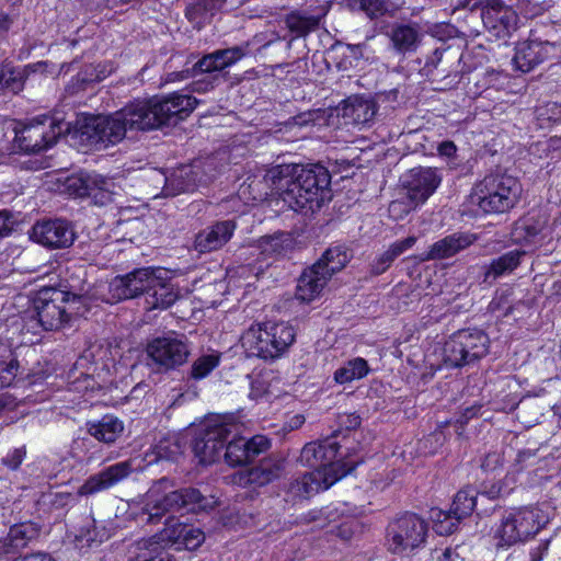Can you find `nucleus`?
<instances>
[{"instance_id": "obj_1", "label": "nucleus", "mask_w": 561, "mask_h": 561, "mask_svg": "<svg viewBox=\"0 0 561 561\" xmlns=\"http://www.w3.org/2000/svg\"><path fill=\"white\" fill-rule=\"evenodd\" d=\"M285 203L293 209L312 204L320 206L319 195L329 188L331 175L322 164H282L270 169L265 175Z\"/></svg>"}, {"instance_id": "obj_2", "label": "nucleus", "mask_w": 561, "mask_h": 561, "mask_svg": "<svg viewBox=\"0 0 561 561\" xmlns=\"http://www.w3.org/2000/svg\"><path fill=\"white\" fill-rule=\"evenodd\" d=\"M169 478L154 481L141 499V513L149 523H158L169 513H197L207 511L215 504L213 497L204 496L197 489L175 490Z\"/></svg>"}, {"instance_id": "obj_3", "label": "nucleus", "mask_w": 561, "mask_h": 561, "mask_svg": "<svg viewBox=\"0 0 561 561\" xmlns=\"http://www.w3.org/2000/svg\"><path fill=\"white\" fill-rule=\"evenodd\" d=\"M85 294L75 285L69 289L43 288L33 301V310L27 321L32 330H59L67 324L72 313H78V304L83 302Z\"/></svg>"}, {"instance_id": "obj_4", "label": "nucleus", "mask_w": 561, "mask_h": 561, "mask_svg": "<svg viewBox=\"0 0 561 561\" xmlns=\"http://www.w3.org/2000/svg\"><path fill=\"white\" fill-rule=\"evenodd\" d=\"M141 115L142 108L134 101L112 115L88 118L81 134L90 145L105 148L122 141L128 131L147 130L149 121Z\"/></svg>"}, {"instance_id": "obj_5", "label": "nucleus", "mask_w": 561, "mask_h": 561, "mask_svg": "<svg viewBox=\"0 0 561 561\" xmlns=\"http://www.w3.org/2000/svg\"><path fill=\"white\" fill-rule=\"evenodd\" d=\"M549 520V514L538 506L513 510L493 526L492 539L497 549H507L534 538Z\"/></svg>"}, {"instance_id": "obj_6", "label": "nucleus", "mask_w": 561, "mask_h": 561, "mask_svg": "<svg viewBox=\"0 0 561 561\" xmlns=\"http://www.w3.org/2000/svg\"><path fill=\"white\" fill-rule=\"evenodd\" d=\"M296 332L287 322L252 324L242 335L241 345L249 356L275 359L287 352Z\"/></svg>"}, {"instance_id": "obj_7", "label": "nucleus", "mask_w": 561, "mask_h": 561, "mask_svg": "<svg viewBox=\"0 0 561 561\" xmlns=\"http://www.w3.org/2000/svg\"><path fill=\"white\" fill-rule=\"evenodd\" d=\"M520 184L516 178L505 173H491L473 188L470 198L485 214H503L517 203Z\"/></svg>"}, {"instance_id": "obj_8", "label": "nucleus", "mask_w": 561, "mask_h": 561, "mask_svg": "<svg viewBox=\"0 0 561 561\" xmlns=\"http://www.w3.org/2000/svg\"><path fill=\"white\" fill-rule=\"evenodd\" d=\"M428 533L427 523L414 513H404L387 527L386 546L394 554L409 556L424 546Z\"/></svg>"}, {"instance_id": "obj_9", "label": "nucleus", "mask_w": 561, "mask_h": 561, "mask_svg": "<svg viewBox=\"0 0 561 561\" xmlns=\"http://www.w3.org/2000/svg\"><path fill=\"white\" fill-rule=\"evenodd\" d=\"M136 102L138 107L142 108V119L149 121L147 130L184 119L197 104L195 98L180 93H173L162 99L136 100Z\"/></svg>"}, {"instance_id": "obj_10", "label": "nucleus", "mask_w": 561, "mask_h": 561, "mask_svg": "<svg viewBox=\"0 0 561 561\" xmlns=\"http://www.w3.org/2000/svg\"><path fill=\"white\" fill-rule=\"evenodd\" d=\"M489 342V337L483 331H458L445 343V363L453 367L469 365L486 355Z\"/></svg>"}, {"instance_id": "obj_11", "label": "nucleus", "mask_w": 561, "mask_h": 561, "mask_svg": "<svg viewBox=\"0 0 561 561\" xmlns=\"http://www.w3.org/2000/svg\"><path fill=\"white\" fill-rule=\"evenodd\" d=\"M337 450V443L330 438L311 442L304 446L299 461L313 470H322L331 476L344 472L345 477L355 469L358 461L335 460Z\"/></svg>"}, {"instance_id": "obj_12", "label": "nucleus", "mask_w": 561, "mask_h": 561, "mask_svg": "<svg viewBox=\"0 0 561 561\" xmlns=\"http://www.w3.org/2000/svg\"><path fill=\"white\" fill-rule=\"evenodd\" d=\"M67 129L61 122L51 117H37L15 133V141L21 150L36 153L51 147Z\"/></svg>"}, {"instance_id": "obj_13", "label": "nucleus", "mask_w": 561, "mask_h": 561, "mask_svg": "<svg viewBox=\"0 0 561 561\" xmlns=\"http://www.w3.org/2000/svg\"><path fill=\"white\" fill-rule=\"evenodd\" d=\"M233 428L234 424L221 420L207 423L193 444L194 455L201 463H213L220 458L225 443L232 434Z\"/></svg>"}, {"instance_id": "obj_14", "label": "nucleus", "mask_w": 561, "mask_h": 561, "mask_svg": "<svg viewBox=\"0 0 561 561\" xmlns=\"http://www.w3.org/2000/svg\"><path fill=\"white\" fill-rule=\"evenodd\" d=\"M159 268H137L126 275L114 277L108 284V291L113 301L135 298L146 295L151 284L158 282Z\"/></svg>"}, {"instance_id": "obj_15", "label": "nucleus", "mask_w": 561, "mask_h": 561, "mask_svg": "<svg viewBox=\"0 0 561 561\" xmlns=\"http://www.w3.org/2000/svg\"><path fill=\"white\" fill-rule=\"evenodd\" d=\"M244 56L242 48L236 46L227 49H219L205 55L191 69L169 73L170 81H181L191 77H197L202 73L220 71L236 64Z\"/></svg>"}, {"instance_id": "obj_16", "label": "nucleus", "mask_w": 561, "mask_h": 561, "mask_svg": "<svg viewBox=\"0 0 561 561\" xmlns=\"http://www.w3.org/2000/svg\"><path fill=\"white\" fill-rule=\"evenodd\" d=\"M236 431L237 426L234 425L230 435L232 438L227 444L225 443L226 453L224 456L230 466L245 465L270 449L271 442L266 436L255 435L250 439H245L241 436L236 437Z\"/></svg>"}, {"instance_id": "obj_17", "label": "nucleus", "mask_w": 561, "mask_h": 561, "mask_svg": "<svg viewBox=\"0 0 561 561\" xmlns=\"http://www.w3.org/2000/svg\"><path fill=\"white\" fill-rule=\"evenodd\" d=\"M147 354L160 367L173 369L187 360L190 348L176 337H157L147 345Z\"/></svg>"}, {"instance_id": "obj_18", "label": "nucleus", "mask_w": 561, "mask_h": 561, "mask_svg": "<svg viewBox=\"0 0 561 561\" xmlns=\"http://www.w3.org/2000/svg\"><path fill=\"white\" fill-rule=\"evenodd\" d=\"M440 181L437 171L432 168H414L402 178L407 197L414 207L425 203L439 186Z\"/></svg>"}, {"instance_id": "obj_19", "label": "nucleus", "mask_w": 561, "mask_h": 561, "mask_svg": "<svg viewBox=\"0 0 561 561\" xmlns=\"http://www.w3.org/2000/svg\"><path fill=\"white\" fill-rule=\"evenodd\" d=\"M30 236L34 242L49 249L68 248L76 238L72 226L62 219L35 224Z\"/></svg>"}, {"instance_id": "obj_20", "label": "nucleus", "mask_w": 561, "mask_h": 561, "mask_svg": "<svg viewBox=\"0 0 561 561\" xmlns=\"http://www.w3.org/2000/svg\"><path fill=\"white\" fill-rule=\"evenodd\" d=\"M558 53L559 48L556 43L531 38L517 44L512 62L516 70L529 72L546 59L554 57Z\"/></svg>"}, {"instance_id": "obj_21", "label": "nucleus", "mask_w": 561, "mask_h": 561, "mask_svg": "<svg viewBox=\"0 0 561 561\" xmlns=\"http://www.w3.org/2000/svg\"><path fill=\"white\" fill-rule=\"evenodd\" d=\"M481 19L485 28L495 37H505L516 28L517 14L502 0H486Z\"/></svg>"}, {"instance_id": "obj_22", "label": "nucleus", "mask_w": 561, "mask_h": 561, "mask_svg": "<svg viewBox=\"0 0 561 561\" xmlns=\"http://www.w3.org/2000/svg\"><path fill=\"white\" fill-rule=\"evenodd\" d=\"M133 471L134 468L130 460L116 462L90 476L79 488L78 493L82 496H88L106 491L125 481Z\"/></svg>"}, {"instance_id": "obj_23", "label": "nucleus", "mask_w": 561, "mask_h": 561, "mask_svg": "<svg viewBox=\"0 0 561 561\" xmlns=\"http://www.w3.org/2000/svg\"><path fill=\"white\" fill-rule=\"evenodd\" d=\"M69 187L73 188L79 197L87 196L92 198L95 204L105 205L112 201L115 183L112 179L93 173L72 179Z\"/></svg>"}, {"instance_id": "obj_24", "label": "nucleus", "mask_w": 561, "mask_h": 561, "mask_svg": "<svg viewBox=\"0 0 561 561\" xmlns=\"http://www.w3.org/2000/svg\"><path fill=\"white\" fill-rule=\"evenodd\" d=\"M285 465L284 459L278 456H270L260 461V463L251 469L239 471L234 476V482L239 485H265L278 479Z\"/></svg>"}, {"instance_id": "obj_25", "label": "nucleus", "mask_w": 561, "mask_h": 561, "mask_svg": "<svg viewBox=\"0 0 561 561\" xmlns=\"http://www.w3.org/2000/svg\"><path fill=\"white\" fill-rule=\"evenodd\" d=\"M233 220L216 221L201 230L194 240V249L199 253H209L221 249L233 236Z\"/></svg>"}, {"instance_id": "obj_26", "label": "nucleus", "mask_w": 561, "mask_h": 561, "mask_svg": "<svg viewBox=\"0 0 561 561\" xmlns=\"http://www.w3.org/2000/svg\"><path fill=\"white\" fill-rule=\"evenodd\" d=\"M392 49L398 54H410L420 46L423 33L417 23H393L386 33Z\"/></svg>"}, {"instance_id": "obj_27", "label": "nucleus", "mask_w": 561, "mask_h": 561, "mask_svg": "<svg viewBox=\"0 0 561 561\" xmlns=\"http://www.w3.org/2000/svg\"><path fill=\"white\" fill-rule=\"evenodd\" d=\"M343 477L344 472H337L335 476H331L329 472L322 470H313L291 482L289 491L295 496L308 497L320 491L328 490Z\"/></svg>"}, {"instance_id": "obj_28", "label": "nucleus", "mask_w": 561, "mask_h": 561, "mask_svg": "<svg viewBox=\"0 0 561 561\" xmlns=\"http://www.w3.org/2000/svg\"><path fill=\"white\" fill-rule=\"evenodd\" d=\"M476 240L477 237L468 232H456L446 236L431 245L425 260L449 259L470 247Z\"/></svg>"}, {"instance_id": "obj_29", "label": "nucleus", "mask_w": 561, "mask_h": 561, "mask_svg": "<svg viewBox=\"0 0 561 561\" xmlns=\"http://www.w3.org/2000/svg\"><path fill=\"white\" fill-rule=\"evenodd\" d=\"M329 279L330 276L324 270H321V264H313L305 270L298 279L297 299L307 302L313 300L320 295Z\"/></svg>"}, {"instance_id": "obj_30", "label": "nucleus", "mask_w": 561, "mask_h": 561, "mask_svg": "<svg viewBox=\"0 0 561 561\" xmlns=\"http://www.w3.org/2000/svg\"><path fill=\"white\" fill-rule=\"evenodd\" d=\"M162 271L158 272V282L151 284L145 295L146 308L149 310L167 309L178 299L173 286L162 277Z\"/></svg>"}, {"instance_id": "obj_31", "label": "nucleus", "mask_w": 561, "mask_h": 561, "mask_svg": "<svg viewBox=\"0 0 561 561\" xmlns=\"http://www.w3.org/2000/svg\"><path fill=\"white\" fill-rule=\"evenodd\" d=\"M88 433L105 444L114 443L124 431V423L114 415L106 414L98 421L87 423Z\"/></svg>"}, {"instance_id": "obj_32", "label": "nucleus", "mask_w": 561, "mask_h": 561, "mask_svg": "<svg viewBox=\"0 0 561 561\" xmlns=\"http://www.w3.org/2000/svg\"><path fill=\"white\" fill-rule=\"evenodd\" d=\"M547 220L543 216L529 217L516 222L513 239L516 242L535 243L540 238L549 237Z\"/></svg>"}, {"instance_id": "obj_33", "label": "nucleus", "mask_w": 561, "mask_h": 561, "mask_svg": "<svg viewBox=\"0 0 561 561\" xmlns=\"http://www.w3.org/2000/svg\"><path fill=\"white\" fill-rule=\"evenodd\" d=\"M44 66L45 62H37L27 65L23 70H20L10 65H0V92L18 93L22 91L26 76Z\"/></svg>"}, {"instance_id": "obj_34", "label": "nucleus", "mask_w": 561, "mask_h": 561, "mask_svg": "<svg viewBox=\"0 0 561 561\" xmlns=\"http://www.w3.org/2000/svg\"><path fill=\"white\" fill-rule=\"evenodd\" d=\"M525 254L526 251L524 250H512L497 259H494L488 266H485L483 282L490 283L501 276L512 273L520 264Z\"/></svg>"}, {"instance_id": "obj_35", "label": "nucleus", "mask_w": 561, "mask_h": 561, "mask_svg": "<svg viewBox=\"0 0 561 561\" xmlns=\"http://www.w3.org/2000/svg\"><path fill=\"white\" fill-rule=\"evenodd\" d=\"M376 112L377 106L373 101L356 98L344 106L343 116L355 125H366L374 119Z\"/></svg>"}, {"instance_id": "obj_36", "label": "nucleus", "mask_w": 561, "mask_h": 561, "mask_svg": "<svg viewBox=\"0 0 561 561\" xmlns=\"http://www.w3.org/2000/svg\"><path fill=\"white\" fill-rule=\"evenodd\" d=\"M293 247V238L289 233L277 232L272 236H264L257 241V248L265 256H279L285 254Z\"/></svg>"}, {"instance_id": "obj_37", "label": "nucleus", "mask_w": 561, "mask_h": 561, "mask_svg": "<svg viewBox=\"0 0 561 561\" xmlns=\"http://www.w3.org/2000/svg\"><path fill=\"white\" fill-rule=\"evenodd\" d=\"M369 373L367 360L356 357L335 370L334 380L339 383H348L356 379H362Z\"/></svg>"}, {"instance_id": "obj_38", "label": "nucleus", "mask_w": 561, "mask_h": 561, "mask_svg": "<svg viewBox=\"0 0 561 561\" xmlns=\"http://www.w3.org/2000/svg\"><path fill=\"white\" fill-rule=\"evenodd\" d=\"M19 368L12 348L0 341V389L12 383Z\"/></svg>"}, {"instance_id": "obj_39", "label": "nucleus", "mask_w": 561, "mask_h": 561, "mask_svg": "<svg viewBox=\"0 0 561 561\" xmlns=\"http://www.w3.org/2000/svg\"><path fill=\"white\" fill-rule=\"evenodd\" d=\"M350 261V255L342 247L328 249L321 259L314 264H321V270L331 277L334 273L341 271Z\"/></svg>"}, {"instance_id": "obj_40", "label": "nucleus", "mask_w": 561, "mask_h": 561, "mask_svg": "<svg viewBox=\"0 0 561 561\" xmlns=\"http://www.w3.org/2000/svg\"><path fill=\"white\" fill-rule=\"evenodd\" d=\"M321 16L293 12L286 18V25L296 36H306L318 28Z\"/></svg>"}, {"instance_id": "obj_41", "label": "nucleus", "mask_w": 561, "mask_h": 561, "mask_svg": "<svg viewBox=\"0 0 561 561\" xmlns=\"http://www.w3.org/2000/svg\"><path fill=\"white\" fill-rule=\"evenodd\" d=\"M36 535L37 530L32 524H20L12 526L4 537L10 549H12V553H15L26 547Z\"/></svg>"}, {"instance_id": "obj_42", "label": "nucleus", "mask_w": 561, "mask_h": 561, "mask_svg": "<svg viewBox=\"0 0 561 561\" xmlns=\"http://www.w3.org/2000/svg\"><path fill=\"white\" fill-rule=\"evenodd\" d=\"M478 494V491L472 486L461 489L455 495L451 505L453 514L459 516L461 519L469 516L477 505Z\"/></svg>"}, {"instance_id": "obj_43", "label": "nucleus", "mask_w": 561, "mask_h": 561, "mask_svg": "<svg viewBox=\"0 0 561 561\" xmlns=\"http://www.w3.org/2000/svg\"><path fill=\"white\" fill-rule=\"evenodd\" d=\"M431 518L434 523L435 531L440 536H447L455 531L460 517L453 514V510L445 512L438 508H433L431 512Z\"/></svg>"}, {"instance_id": "obj_44", "label": "nucleus", "mask_w": 561, "mask_h": 561, "mask_svg": "<svg viewBox=\"0 0 561 561\" xmlns=\"http://www.w3.org/2000/svg\"><path fill=\"white\" fill-rule=\"evenodd\" d=\"M431 518L434 523L435 531L440 536H447L455 531L460 517L453 514V510L445 512L438 508H433L431 512Z\"/></svg>"}, {"instance_id": "obj_45", "label": "nucleus", "mask_w": 561, "mask_h": 561, "mask_svg": "<svg viewBox=\"0 0 561 561\" xmlns=\"http://www.w3.org/2000/svg\"><path fill=\"white\" fill-rule=\"evenodd\" d=\"M431 518L434 523L435 531L440 536H447L455 531L460 517L453 514V510L445 512L438 508H433L431 512Z\"/></svg>"}, {"instance_id": "obj_46", "label": "nucleus", "mask_w": 561, "mask_h": 561, "mask_svg": "<svg viewBox=\"0 0 561 561\" xmlns=\"http://www.w3.org/2000/svg\"><path fill=\"white\" fill-rule=\"evenodd\" d=\"M220 363V355L217 353L205 354L195 359L191 367L190 377L195 380L206 378Z\"/></svg>"}, {"instance_id": "obj_47", "label": "nucleus", "mask_w": 561, "mask_h": 561, "mask_svg": "<svg viewBox=\"0 0 561 561\" xmlns=\"http://www.w3.org/2000/svg\"><path fill=\"white\" fill-rule=\"evenodd\" d=\"M138 550H147L149 553L148 561H175L172 554L163 550L154 537L141 539L136 542Z\"/></svg>"}, {"instance_id": "obj_48", "label": "nucleus", "mask_w": 561, "mask_h": 561, "mask_svg": "<svg viewBox=\"0 0 561 561\" xmlns=\"http://www.w3.org/2000/svg\"><path fill=\"white\" fill-rule=\"evenodd\" d=\"M353 8L358 10L369 19H378L388 12L386 0H354Z\"/></svg>"}, {"instance_id": "obj_49", "label": "nucleus", "mask_w": 561, "mask_h": 561, "mask_svg": "<svg viewBox=\"0 0 561 561\" xmlns=\"http://www.w3.org/2000/svg\"><path fill=\"white\" fill-rule=\"evenodd\" d=\"M185 526V524L178 523L173 518L168 519L165 528L161 533V540L172 546H176V549H181L184 533L181 528Z\"/></svg>"}, {"instance_id": "obj_50", "label": "nucleus", "mask_w": 561, "mask_h": 561, "mask_svg": "<svg viewBox=\"0 0 561 561\" xmlns=\"http://www.w3.org/2000/svg\"><path fill=\"white\" fill-rule=\"evenodd\" d=\"M181 529L184 530L181 549L195 550L204 542L205 534L199 528L186 525Z\"/></svg>"}, {"instance_id": "obj_51", "label": "nucleus", "mask_w": 561, "mask_h": 561, "mask_svg": "<svg viewBox=\"0 0 561 561\" xmlns=\"http://www.w3.org/2000/svg\"><path fill=\"white\" fill-rule=\"evenodd\" d=\"M396 257L391 254L389 250H386L381 253L371 264V272L375 275H380L386 272Z\"/></svg>"}, {"instance_id": "obj_52", "label": "nucleus", "mask_w": 561, "mask_h": 561, "mask_svg": "<svg viewBox=\"0 0 561 561\" xmlns=\"http://www.w3.org/2000/svg\"><path fill=\"white\" fill-rule=\"evenodd\" d=\"M207 13V5L203 2H197L191 4L186 8L185 15L186 18L196 24H201L205 21V15Z\"/></svg>"}, {"instance_id": "obj_53", "label": "nucleus", "mask_w": 561, "mask_h": 561, "mask_svg": "<svg viewBox=\"0 0 561 561\" xmlns=\"http://www.w3.org/2000/svg\"><path fill=\"white\" fill-rule=\"evenodd\" d=\"M503 466V456L501 453L493 451L488 454L481 462V468L489 472L495 471Z\"/></svg>"}, {"instance_id": "obj_54", "label": "nucleus", "mask_w": 561, "mask_h": 561, "mask_svg": "<svg viewBox=\"0 0 561 561\" xmlns=\"http://www.w3.org/2000/svg\"><path fill=\"white\" fill-rule=\"evenodd\" d=\"M416 242V237H408L403 240L393 242L388 250L397 259L399 255L411 249Z\"/></svg>"}, {"instance_id": "obj_55", "label": "nucleus", "mask_w": 561, "mask_h": 561, "mask_svg": "<svg viewBox=\"0 0 561 561\" xmlns=\"http://www.w3.org/2000/svg\"><path fill=\"white\" fill-rule=\"evenodd\" d=\"M358 530V523L355 519L346 520L336 527V536L343 540H350Z\"/></svg>"}, {"instance_id": "obj_56", "label": "nucleus", "mask_w": 561, "mask_h": 561, "mask_svg": "<svg viewBox=\"0 0 561 561\" xmlns=\"http://www.w3.org/2000/svg\"><path fill=\"white\" fill-rule=\"evenodd\" d=\"M24 456H25V451L24 450H22V449H14L12 453L8 454L2 459V462H3V465L9 467L10 469L15 470L22 463Z\"/></svg>"}, {"instance_id": "obj_57", "label": "nucleus", "mask_w": 561, "mask_h": 561, "mask_svg": "<svg viewBox=\"0 0 561 561\" xmlns=\"http://www.w3.org/2000/svg\"><path fill=\"white\" fill-rule=\"evenodd\" d=\"M157 449V456L161 459H173L174 456L179 453V446L172 445V446H164V444L161 442L156 447Z\"/></svg>"}, {"instance_id": "obj_58", "label": "nucleus", "mask_w": 561, "mask_h": 561, "mask_svg": "<svg viewBox=\"0 0 561 561\" xmlns=\"http://www.w3.org/2000/svg\"><path fill=\"white\" fill-rule=\"evenodd\" d=\"M340 424L346 430H354L360 425V417L355 413L344 414L340 416Z\"/></svg>"}, {"instance_id": "obj_59", "label": "nucleus", "mask_w": 561, "mask_h": 561, "mask_svg": "<svg viewBox=\"0 0 561 561\" xmlns=\"http://www.w3.org/2000/svg\"><path fill=\"white\" fill-rule=\"evenodd\" d=\"M12 222L10 220V214L7 210H0V238L7 237L10 234L12 227Z\"/></svg>"}, {"instance_id": "obj_60", "label": "nucleus", "mask_w": 561, "mask_h": 561, "mask_svg": "<svg viewBox=\"0 0 561 561\" xmlns=\"http://www.w3.org/2000/svg\"><path fill=\"white\" fill-rule=\"evenodd\" d=\"M549 540L540 541L530 552V561H541L548 551Z\"/></svg>"}, {"instance_id": "obj_61", "label": "nucleus", "mask_w": 561, "mask_h": 561, "mask_svg": "<svg viewBox=\"0 0 561 561\" xmlns=\"http://www.w3.org/2000/svg\"><path fill=\"white\" fill-rule=\"evenodd\" d=\"M457 147L453 141H444L438 147V152L444 157H454L456 154Z\"/></svg>"}, {"instance_id": "obj_62", "label": "nucleus", "mask_w": 561, "mask_h": 561, "mask_svg": "<svg viewBox=\"0 0 561 561\" xmlns=\"http://www.w3.org/2000/svg\"><path fill=\"white\" fill-rule=\"evenodd\" d=\"M15 20V15H11L9 13L1 12L0 13V31H8Z\"/></svg>"}, {"instance_id": "obj_63", "label": "nucleus", "mask_w": 561, "mask_h": 561, "mask_svg": "<svg viewBox=\"0 0 561 561\" xmlns=\"http://www.w3.org/2000/svg\"><path fill=\"white\" fill-rule=\"evenodd\" d=\"M507 295H501L499 297H495L489 305V309L490 311H496V310H500L501 308H504L505 305L507 304Z\"/></svg>"}, {"instance_id": "obj_64", "label": "nucleus", "mask_w": 561, "mask_h": 561, "mask_svg": "<svg viewBox=\"0 0 561 561\" xmlns=\"http://www.w3.org/2000/svg\"><path fill=\"white\" fill-rule=\"evenodd\" d=\"M435 556L438 561H453V551L451 549H445L442 551L435 550Z\"/></svg>"}]
</instances>
